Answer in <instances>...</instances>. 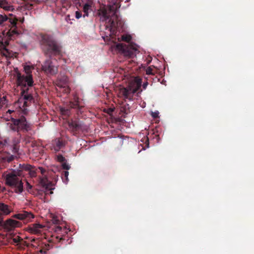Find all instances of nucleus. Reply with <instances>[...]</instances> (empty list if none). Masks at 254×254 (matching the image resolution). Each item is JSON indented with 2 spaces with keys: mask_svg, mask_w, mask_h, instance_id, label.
I'll list each match as a JSON object with an SVG mask.
<instances>
[{
  "mask_svg": "<svg viewBox=\"0 0 254 254\" xmlns=\"http://www.w3.org/2000/svg\"><path fill=\"white\" fill-rule=\"evenodd\" d=\"M120 7V5L116 1L108 4L107 7L101 8L98 11L100 20L105 22L106 29H109L112 35H115L118 28L124 24V22L118 14Z\"/></svg>",
  "mask_w": 254,
  "mask_h": 254,
  "instance_id": "1",
  "label": "nucleus"
},
{
  "mask_svg": "<svg viewBox=\"0 0 254 254\" xmlns=\"http://www.w3.org/2000/svg\"><path fill=\"white\" fill-rule=\"evenodd\" d=\"M41 48L44 55L52 59L60 58L63 56V47L52 36L43 35L40 41Z\"/></svg>",
  "mask_w": 254,
  "mask_h": 254,
  "instance_id": "2",
  "label": "nucleus"
},
{
  "mask_svg": "<svg viewBox=\"0 0 254 254\" xmlns=\"http://www.w3.org/2000/svg\"><path fill=\"white\" fill-rule=\"evenodd\" d=\"M11 17H8L5 14L0 13V27L5 25H8L9 29L6 32V36L9 39H12L15 36H17L19 32L17 29V18L15 16H13L12 14H9Z\"/></svg>",
  "mask_w": 254,
  "mask_h": 254,
  "instance_id": "3",
  "label": "nucleus"
},
{
  "mask_svg": "<svg viewBox=\"0 0 254 254\" xmlns=\"http://www.w3.org/2000/svg\"><path fill=\"white\" fill-rule=\"evenodd\" d=\"M20 171H12L5 177L6 184L15 189L16 193H21L23 190V183L21 178Z\"/></svg>",
  "mask_w": 254,
  "mask_h": 254,
  "instance_id": "4",
  "label": "nucleus"
},
{
  "mask_svg": "<svg viewBox=\"0 0 254 254\" xmlns=\"http://www.w3.org/2000/svg\"><path fill=\"white\" fill-rule=\"evenodd\" d=\"M15 82L17 87H19L22 90V93L29 91V87L34 85L33 75H26L22 74L17 68L15 69Z\"/></svg>",
  "mask_w": 254,
  "mask_h": 254,
  "instance_id": "5",
  "label": "nucleus"
},
{
  "mask_svg": "<svg viewBox=\"0 0 254 254\" xmlns=\"http://www.w3.org/2000/svg\"><path fill=\"white\" fill-rule=\"evenodd\" d=\"M13 124L11 125L10 128L14 131L18 132L21 130L23 132H27L31 130V125L28 123L24 116H21L19 119H11Z\"/></svg>",
  "mask_w": 254,
  "mask_h": 254,
  "instance_id": "6",
  "label": "nucleus"
},
{
  "mask_svg": "<svg viewBox=\"0 0 254 254\" xmlns=\"http://www.w3.org/2000/svg\"><path fill=\"white\" fill-rule=\"evenodd\" d=\"M140 87V83H136L135 86L129 85L127 87H120L119 88V96L125 99L132 100L134 94L137 92Z\"/></svg>",
  "mask_w": 254,
  "mask_h": 254,
  "instance_id": "7",
  "label": "nucleus"
},
{
  "mask_svg": "<svg viewBox=\"0 0 254 254\" xmlns=\"http://www.w3.org/2000/svg\"><path fill=\"white\" fill-rule=\"evenodd\" d=\"M9 45V41L8 39L2 40L0 44V52L1 56L5 58L6 60V64L8 65L10 64V60L14 59L16 53L12 52L8 49Z\"/></svg>",
  "mask_w": 254,
  "mask_h": 254,
  "instance_id": "8",
  "label": "nucleus"
},
{
  "mask_svg": "<svg viewBox=\"0 0 254 254\" xmlns=\"http://www.w3.org/2000/svg\"><path fill=\"white\" fill-rule=\"evenodd\" d=\"M116 48L119 51H121L125 57L128 58H131L135 56L136 55V52L137 51L135 45H129L123 43L117 44Z\"/></svg>",
  "mask_w": 254,
  "mask_h": 254,
  "instance_id": "9",
  "label": "nucleus"
},
{
  "mask_svg": "<svg viewBox=\"0 0 254 254\" xmlns=\"http://www.w3.org/2000/svg\"><path fill=\"white\" fill-rule=\"evenodd\" d=\"M37 169L39 170L40 171L42 175L44 176L42 177H40V184L42 187V188L45 190L46 191L48 190H50V193H53V192L52 190L54 189V188H53L54 185L53 184L51 181L48 180L47 177L45 176V173L46 172V170L43 167H38Z\"/></svg>",
  "mask_w": 254,
  "mask_h": 254,
  "instance_id": "10",
  "label": "nucleus"
},
{
  "mask_svg": "<svg viewBox=\"0 0 254 254\" xmlns=\"http://www.w3.org/2000/svg\"><path fill=\"white\" fill-rule=\"evenodd\" d=\"M42 68L45 72L51 75L56 74L58 71V66L53 64L50 58L45 61Z\"/></svg>",
  "mask_w": 254,
  "mask_h": 254,
  "instance_id": "11",
  "label": "nucleus"
},
{
  "mask_svg": "<svg viewBox=\"0 0 254 254\" xmlns=\"http://www.w3.org/2000/svg\"><path fill=\"white\" fill-rule=\"evenodd\" d=\"M69 127L74 133H76L79 131H83L87 129V127L82 121L79 120H72L69 123Z\"/></svg>",
  "mask_w": 254,
  "mask_h": 254,
  "instance_id": "12",
  "label": "nucleus"
},
{
  "mask_svg": "<svg viewBox=\"0 0 254 254\" xmlns=\"http://www.w3.org/2000/svg\"><path fill=\"white\" fill-rule=\"evenodd\" d=\"M81 107L78 104V98H76L74 102H70L68 107H62L60 108L61 114L65 116L68 117L70 116L71 109H78L80 110Z\"/></svg>",
  "mask_w": 254,
  "mask_h": 254,
  "instance_id": "13",
  "label": "nucleus"
},
{
  "mask_svg": "<svg viewBox=\"0 0 254 254\" xmlns=\"http://www.w3.org/2000/svg\"><path fill=\"white\" fill-rule=\"evenodd\" d=\"M21 226V223L16 220H13L11 219H8L5 222H3V219L2 218V224L0 225V227H2L4 229L7 231H11L16 227H19Z\"/></svg>",
  "mask_w": 254,
  "mask_h": 254,
  "instance_id": "14",
  "label": "nucleus"
},
{
  "mask_svg": "<svg viewBox=\"0 0 254 254\" xmlns=\"http://www.w3.org/2000/svg\"><path fill=\"white\" fill-rule=\"evenodd\" d=\"M68 82V78L67 76L61 75L56 81L55 84L57 86L60 88H65V92L69 93L70 89L68 87H67Z\"/></svg>",
  "mask_w": 254,
  "mask_h": 254,
  "instance_id": "15",
  "label": "nucleus"
},
{
  "mask_svg": "<svg viewBox=\"0 0 254 254\" xmlns=\"http://www.w3.org/2000/svg\"><path fill=\"white\" fill-rule=\"evenodd\" d=\"M12 217L14 218L23 220L25 222H28L34 218V215L31 212L23 211L20 213L13 215Z\"/></svg>",
  "mask_w": 254,
  "mask_h": 254,
  "instance_id": "16",
  "label": "nucleus"
},
{
  "mask_svg": "<svg viewBox=\"0 0 254 254\" xmlns=\"http://www.w3.org/2000/svg\"><path fill=\"white\" fill-rule=\"evenodd\" d=\"M43 226L40 224H32L29 227V231L33 234H38L41 232Z\"/></svg>",
  "mask_w": 254,
  "mask_h": 254,
  "instance_id": "17",
  "label": "nucleus"
},
{
  "mask_svg": "<svg viewBox=\"0 0 254 254\" xmlns=\"http://www.w3.org/2000/svg\"><path fill=\"white\" fill-rule=\"evenodd\" d=\"M92 4L93 2L91 0L88 1L84 4L83 7V11L84 12V14L83 15V17H85V16H88L89 12H91L92 11Z\"/></svg>",
  "mask_w": 254,
  "mask_h": 254,
  "instance_id": "18",
  "label": "nucleus"
},
{
  "mask_svg": "<svg viewBox=\"0 0 254 254\" xmlns=\"http://www.w3.org/2000/svg\"><path fill=\"white\" fill-rule=\"evenodd\" d=\"M10 212V208L8 205L4 203H0V214L1 215H7Z\"/></svg>",
  "mask_w": 254,
  "mask_h": 254,
  "instance_id": "19",
  "label": "nucleus"
},
{
  "mask_svg": "<svg viewBox=\"0 0 254 254\" xmlns=\"http://www.w3.org/2000/svg\"><path fill=\"white\" fill-rule=\"evenodd\" d=\"M52 145L56 151H58L64 146V143L60 138H56L52 141Z\"/></svg>",
  "mask_w": 254,
  "mask_h": 254,
  "instance_id": "20",
  "label": "nucleus"
},
{
  "mask_svg": "<svg viewBox=\"0 0 254 254\" xmlns=\"http://www.w3.org/2000/svg\"><path fill=\"white\" fill-rule=\"evenodd\" d=\"M34 67L32 65H23V70L24 71V73L26 75H32V72L34 70Z\"/></svg>",
  "mask_w": 254,
  "mask_h": 254,
  "instance_id": "21",
  "label": "nucleus"
},
{
  "mask_svg": "<svg viewBox=\"0 0 254 254\" xmlns=\"http://www.w3.org/2000/svg\"><path fill=\"white\" fill-rule=\"evenodd\" d=\"M21 94L23 96V99L25 100L24 105L26 104V101H31L33 99V97L31 94L28 93V91L25 92L24 93H22V90H21Z\"/></svg>",
  "mask_w": 254,
  "mask_h": 254,
  "instance_id": "22",
  "label": "nucleus"
},
{
  "mask_svg": "<svg viewBox=\"0 0 254 254\" xmlns=\"http://www.w3.org/2000/svg\"><path fill=\"white\" fill-rule=\"evenodd\" d=\"M0 7L6 11H10L12 9V6L8 4L5 0H0Z\"/></svg>",
  "mask_w": 254,
  "mask_h": 254,
  "instance_id": "23",
  "label": "nucleus"
},
{
  "mask_svg": "<svg viewBox=\"0 0 254 254\" xmlns=\"http://www.w3.org/2000/svg\"><path fill=\"white\" fill-rule=\"evenodd\" d=\"M20 168L22 170H25L26 171H29L31 169H33V166L29 164H23L22 165L20 164Z\"/></svg>",
  "mask_w": 254,
  "mask_h": 254,
  "instance_id": "24",
  "label": "nucleus"
},
{
  "mask_svg": "<svg viewBox=\"0 0 254 254\" xmlns=\"http://www.w3.org/2000/svg\"><path fill=\"white\" fill-rule=\"evenodd\" d=\"M60 3L62 6V8L67 10L70 6L69 3L66 0H62L60 1Z\"/></svg>",
  "mask_w": 254,
  "mask_h": 254,
  "instance_id": "25",
  "label": "nucleus"
},
{
  "mask_svg": "<svg viewBox=\"0 0 254 254\" xmlns=\"http://www.w3.org/2000/svg\"><path fill=\"white\" fill-rule=\"evenodd\" d=\"M7 100L5 96H3L0 98V109L3 106L7 104Z\"/></svg>",
  "mask_w": 254,
  "mask_h": 254,
  "instance_id": "26",
  "label": "nucleus"
},
{
  "mask_svg": "<svg viewBox=\"0 0 254 254\" xmlns=\"http://www.w3.org/2000/svg\"><path fill=\"white\" fill-rule=\"evenodd\" d=\"M122 41L128 43L131 39V37L129 35H123L121 36Z\"/></svg>",
  "mask_w": 254,
  "mask_h": 254,
  "instance_id": "27",
  "label": "nucleus"
},
{
  "mask_svg": "<svg viewBox=\"0 0 254 254\" xmlns=\"http://www.w3.org/2000/svg\"><path fill=\"white\" fill-rule=\"evenodd\" d=\"M38 169H36L34 166H33V169H31L29 171V174L31 177H35L36 176L37 171Z\"/></svg>",
  "mask_w": 254,
  "mask_h": 254,
  "instance_id": "28",
  "label": "nucleus"
},
{
  "mask_svg": "<svg viewBox=\"0 0 254 254\" xmlns=\"http://www.w3.org/2000/svg\"><path fill=\"white\" fill-rule=\"evenodd\" d=\"M56 159L57 161L62 163L65 161V158L61 154H58L56 155Z\"/></svg>",
  "mask_w": 254,
  "mask_h": 254,
  "instance_id": "29",
  "label": "nucleus"
},
{
  "mask_svg": "<svg viewBox=\"0 0 254 254\" xmlns=\"http://www.w3.org/2000/svg\"><path fill=\"white\" fill-rule=\"evenodd\" d=\"M129 109V105L126 104L121 107V111L125 114H127Z\"/></svg>",
  "mask_w": 254,
  "mask_h": 254,
  "instance_id": "30",
  "label": "nucleus"
},
{
  "mask_svg": "<svg viewBox=\"0 0 254 254\" xmlns=\"http://www.w3.org/2000/svg\"><path fill=\"white\" fill-rule=\"evenodd\" d=\"M50 248L49 245H45L44 246H43L39 251V252L41 254L44 253L46 254L47 251L49 250Z\"/></svg>",
  "mask_w": 254,
  "mask_h": 254,
  "instance_id": "31",
  "label": "nucleus"
},
{
  "mask_svg": "<svg viewBox=\"0 0 254 254\" xmlns=\"http://www.w3.org/2000/svg\"><path fill=\"white\" fill-rule=\"evenodd\" d=\"M12 244H18V243L20 242L22 239L19 236H17L16 238L12 239Z\"/></svg>",
  "mask_w": 254,
  "mask_h": 254,
  "instance_id": "32",
  "label": "nucleus"
},
{
  "mask_svg": "<svg viewBox=\"0 0 254 254\" xmlns=\"http://www.w3.org/2000/svg\"><path fill=\"white\" fill-rule=\"evenodd\" d=\"M14 158V157L13 155H9V156L4 157L3 158V159L4 160H5L6 161H7V162H10L12 160H13Z\"/></svg>",
  "mask_w": 254,
  "mask_h": 254,
  "instance_id": "33",
  "label": "nucleus"
},
{
  "mask_svg": "<svg viewBox=\"0 0 254 254\" xmlns=\"http://www.w3.org/2000/svg\"><path fill=\"white\" fill-rule=\"evenodd\" d=\"M62 167L66 170H68L70 168V165L65 162L62 163Z\"/></svg>",
  "mask_w": 254,
  "mask_h": 254,
  "instance_id": "34",
  "label": "nucleus"
},
{
  "mask_svg": "<svg viewBox=\"0 0 254 254\" xmlns=\"http://www.w3.org/2000/svg\"><path fill=\"white\" fill-rule=\"evenodd\" d=\"M75 17L77 19H79L82 16V13L80 11H76L75 12Z\"/></svg>",
  "mask_w": 254,
  "mask_h": 254,
  "instance_id": "35",
  "label": "nucleus"
},
{
  "mask_svg": "<svg viewBox=\"0 0 254 254\" xmlns=\"http://www.w3.org/2000/svg\"><path fill=\"white\" fill-rule=\"evenodd\" d=\"M68 175L69 172L67 171H65L63 173V176L65 179L66 181H67L68 180Z\"/></svg>",
  "mask_w": 254,
  "mask_h": 254,
  "instance_id": "36",
  "label": "nucleus"
},
{
  "mask_svg": "<svg viewBox=\"0 0 254 254\" xmlns=\"http://www.w3.org/2000/svg\"><path fill=\"white\" fill-rule=\"evenodd\" d=\"M146 73L147 74H152V69L150 67H147L146 70Z\"/></svg>",
  "mask_w": 254,
  "mask_h": 254,
  "instance_id": "37",
  "label": "nucleus"
},
{
  "mask_svg": "<svg viewBox=\"0 0 254 254\" xmlns=\"http://www.w3.org/2000/svg\"><path fill=\"white\" fill-rule=\"evenodd\" d=\"M26 185L28 190H29V189H31L32 188V186L28 182H26Z\"/></svg>",
  "mask_w": 254,
  "mask_h": 254,
  "instance_id": "38",
  "label": "nucleus"
},
{
  "mask_svg": "<svg viewBox=\"0 0 254 254\" xmlns=\"http://www.w3.org/2000/svg\"><path fill=\"white\" fill-rule=\"evenodd\" d=\"M65 20L67 22H68V21L70 20L69 15H67L66 16Z\"/></svg>",
  "mask_w": 254,
  "mask_h": 254,
  "instance_id": "39",
  "label": "nucleus"
},
{
  "mask_svg": "<svg viewBox=\"0 0 254 254\" xmlns=\"http://www.w3.org/2000/svg\"><path fill=\"white\" fill-rule=\"evenodd\" d=\"M53 223L56 224H58L59 223V220L56 219H53Z\"/></svg>",
  "mask_w": 254,
  "mask_h": 254,
  "instance_id": "40",
  "label": "nucleus"
},
{
  "mask_svg": "<svg viewBox=\"0 0 254 254\" xmlns=\"http://www.w3.org/2000/svg\"><path fill=\"white\" fill-rule=\"evenodd\" d=\"M148 85V82H146L145 83H144L143 84V88L144 89H145L146 86H147Z\"/></svg>",
  "mask_w": 254,
  "mask_h": 254,
  "instance_id": "41",
  "label": "nucleus"
},
{
  "mask_svg": "<svg viewBox=\"0 0 254 254\" xmlns=\"http://www.w3.org/2000/svg\"><path fill=\"white\" fill-rule=\"evenodd\" d=\"M32 6H33V4H32V3H31V4H30V5H27V8L28 9H32Z\"/></svg>",
  "mask_w": 254,
  "mask_h": 254,
  "instance_id": "42",
  "label": "nucleus"
},
{
  "mask_svg": "<svg viewBox=\"0 0 254 254\" xmlns=\"http://www.w3.org/2000/svg\"><path fill=\"white\" fill-rule=\"evenodd\" d=\"M157 116V114L156 113H152V117L154 118H156Z\"/></svg>",
  "mask_w": 254,
  "mask_h": 254,
  "instance_id": "43",
  "label": "nucleus"
},
{
  "mask_svg": "<svg viewBox=\"0 0 254 254\" xmlns=\"http://www.w3.org/2000/svg\"><path fill=\"white\" fill-rule=\"evenodd\" d=\"M13 112H14L13 111H12V110H8L7 111L6 114L9 113V114H10L11 113H13Z\"/></svg>",
  "mask_w": 254,
  "mask_h": 254,
  "instance_id": "44",
  "label": "nucleus"
},
{
  "mask_svg": "<svg viewBox=\"0 0 254 254\" xmlns=\"http://www.w3.org/2000/svg\"><path fill=\"white\" fill-rule=\"evenodd\" d=\"M2 224V218L0 219V225H1Z\"/></svg>",
  "mask_w": 254,
  "mask_h": 254,
  "instance_id": "45",
  "label": "nucleus"
},
{
  "mask_svg": "<svg viewBox=\"0 0 254 254\" xmlns=\"http://www.w3.org/2000/svg\"><path fill=\"white\" fill-rule=\"evenodd\" d=\"M146 141H147V142H148L147 146L148 147V145H149V143H148V142H149V140H148V138L147 139V140H146Z\"/></svg>",
  "mask_w": 254,
  "mask_h": 254,
  "instance_id": "46",
  "label": "nucleus"
},
{
  "mask_svg": "<svg viewBox=\"0 0 254 254\" xmlns=\"http://www.w3.org/2000/svg\"><path fill=\"white\" fill-rule=\"evenodd\" d=\"M64 240V239H63V237H61V238H60V241H61L62 240Z\"/></svg>",
  "mask_w": 254,
  "mask_h": 254,
  "instance_id": "47",
  "label": "nucleus"
},
{
  "mask_svg": "<svg viewBox=\"0 0 254 254\" xmlns=\"http://www.w3.org/2000/svg\"><path fill=\"white\" fill-rule=\"evenodd\" d=\"M35 241V240L34 239H33L32 241V242H34Z\"/></svg>",
  "mask_w": 254,
  "mask_h": 254,
  "instance_id": "48",
  "label": "nucleus"
}]
</instances>
